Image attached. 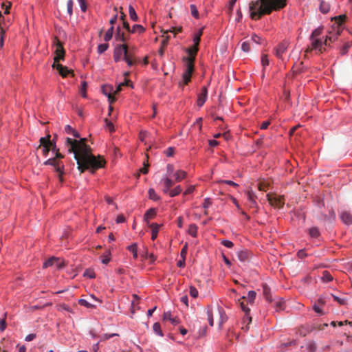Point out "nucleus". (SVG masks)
Segmentation results:
<instances>
[{"label": "nucleus", "instance_id": "obj_2", "mask_svg": "<svg viewBox=\"0 0 352 352\" xmlns=\"http://www.w3.org/2000/svg\"><path fill=\"white\" fill-rule=\"evenodd\" d=\"M287 6V0H251L249 4L250 17L258 20L262 16L278 11Z\"/></svg>", "mask_w": 352, "mask_h": 352}, {"label": "nucleus", "instance_id": "obj_13", "mask_svg": "<svg viewBox=\"0 0 352 352\" xmlns=\"http://www.w3.org/2000/svg\"><path fill=\"white\" fill-rule=\"evenodd\" d=\"M52 67L56 68L58 71L60 75L63 78H65L69 74H72V76H74L72 70L69 69L67 67L63 66L61 64L54 63Z\"/></svg>", "mask_w": 352, "mask_h": 352}, {"label": "nucleus", "instance_id": "obj_40", "mask_svg": "<svg viewBox=\"0 0 352 352\" xmlns=\"http://www.w3.org/2000/svg\"><path fill=\"white\" fill-rule=\"evenodd\" d=\"M137 244L133 243L132 245L128 247V250L133 253V256L135 259L138 258V252H137Z\"/></svg>", "mask_w": 352, "mask_h": 352}, {"label": "nucleus", "instance_id": "obj_46", "mask_svg": "<svg viewBox=\"0 0 352 352\" xmlns=\"http://www.w3.org/2000/svg\"><path fill=\"white\" fill-rule=\"evenodd\" d=\"M109 47L108 43H102L98 46V52L102 54Z\"/></svg>", "mask_w": 352, "mask_h": 352}, {"label": "nucleus", "instance_id": "obj_4", "mask_svg": "<svg viewBox=\"0 0 352 352\" xmlns=\"http://www.w3.org/2000/svg\"><path fill=\"white\" fill-rule=\"evenodd\" d=\"M113 59L116 62L124 60L129 66H132L136 63L133 54L129 50L126 44H118L113 51Z\"/></svg>", "mask_w": 352, "mask_h": 352}, {"label": "nucleus", "instance_id": "obj_62", "mask_svg": "<svg viewBox=\"0 0 352 352\" xmlns=\"http://www.w3.org/2000/svg\"><path fill=\"white\" fill-rule=\"evenodd\" d=\"M36 336L35 333H30L25 338V340L27 342H30L33 340L34 338H36Z\"/></svg>", "mask_w": 352, "mask_h": 352}, {"label": "nucleus", "instance_id": "obj_33", "mask_svg": "<svg viewBox=\"0 0 352 352\" xmlns=\"http://www.w3.org/2000/svg\"><path fill=\"white\" fill-rule=\"evenodd\" d=\"M129 16L131 20H133V21H138V15L136 14L135 9L133 8V7L132 6H129Z\"/></svg>", "mask_w": 352, "mask_h": 352}, {"label": "nucleus", "instance_id": "obj_17", "mask_svg": "<svg viewBox=\"0 0 352 352\" xmlns=\"http://www.w3.org/2000/svg\"><path fill=\"white\" fill-rule=\"evenodd\" d=\"M116 40L117 41L126 42L129 40V35H126L124 32L121 31L120 27H118L116 29V33L115 35Z\"/></svg>", "mask_w": 352, "mask_h": 352}, {"label": "nucleus", "instance_id": "obj_25", "mask_svg": "<svg viewBox=\"0 0 352 352\" xmlns=\"http://www.w3.org/2000/svg\"><path fill=\"white\" fill-rule=\"evenodd\" d=\"M329 10H330V4L325 1H322L320 2V12H322L323 14H327L329 12Z\"/></svg>", "mask_w": 352, "mask_h": 352}, {"label": "nucleus", "instance_id": "obj_38", "mask_svg": "<svg viewBox=\"0 0 352 352\" xmlns=\"http://www.w3.org/2000/svg\"><path fill=\"white\" fill-rule=\"evenodd\" d=\"M182 189L180 186H177L175 188L170 190L169 191V195L171 197H175L178 195L181 192Z\"/></svg>", "mask_w": 352, "mask_h": 352}, {"label": "nucleus", "instance_id": "obj_22", "mask_svg": "<svg viewBox=\"0 0 352 352\" xmlns=\"http://www.w3.org/2000/svg\"><path fill=\"white\" fill-rule=\"evenodd\" d=\"M256 292L254 291H250L247 296H243L242 299L245 300L247 303L252 304L256 298Z\"/></svg>", "mask_w": 352, "mask_h": 352}, {"label": "nucleus", "instance_id": "obj_5", "mask_svg": "<svg viewBox=\"0 0 352 352\" xmlns=\"http://www.w3.org/2000/svg\"><path fill=\"white\" fill-rule=\"evenodd\" d=\"M322 27H319L312 32L309 38L311 47H308L306 50V52H309L312 50H318L319 53L322 54L326 50L325 47H323V42L318 38V36H320L322 32Z\"/></svg>", "mask_w": 352, "mask_h": 352}, {"label": "nucleus", "instance_id": "obj_3", "mask_svg": "<svg viewBox=\"0 0 352 352\" xmlns=\"http://www.w3.org/2000/svg\"><path fill=\"white\" fill-rule=\"evenodd\" d=\"M198 50V46L194 45L188 49L187 52L189 54V56L184 58V60L186 61V69L183 73V82L179 84L180 86L186 85L190 81L191 76L194 71L195 56Z\"/></svg>", "mask_w": 352, "mask_h": 352}, {"label": "nucleus", "instance_id": "obj_16", "mask_svg": "<svg viewBox=\"0 0 352 352\" xmlns=\"http://www.w3.org/2000/svg\"><path fill=\"white\" fill-rule=\"evenodd\" d=\"M208 90L206 87H203L201 93L198 95L197 105L201 107L207 99Z\"/></svg>", "mask_w": 352, "mask_h": 352}, {"label": "nucleus", "instance_id": "obj_39", "mask_svg": "<svg viewBox=\"0 0 352 352\" xmlns=\"http://www.w3.org/2000/svg\"><path fill=\"white\" fill-rule=\"evenodd\" d=\"M153 331L160 336H163L162 331L161 330L160 324L159 322L154 323L153 326Z\"/></svg>", "mask_w": 352, "mask_h": 352}, {"label": "nucleus", "instance_id": "obj_55", "mask_svg": "<svg viewBox=\"0 0 352 352\" xmlns=\"http://www.w3.org/2000/svg\"><path fill=\"white\" fill-rule=\"evenodd\" d=\"M221 244L228 248H232L234 246L233 243L229 240H223Z\"/></svg>", "mask_w": 352, "mask_h": 352}, {"label": "nucleus", "instance_id": "obj_32", "mask_svg": "<svg viewBox=\"0 0 352 352\" xmlns=\"http://www.w3.org/2000/svg\"><path fill=\"white\" fill-rule=\"evenodd\" d=\"M321 279L323 282L328 283L333 280V276L328 271H324Z\"/></svg>", "mask_w": 352, "mask_h": 352}, {"label": "nucleus", "instance_id": "obj_51", "mask_svg": "<svg viewBox=\"0 0 352 352\" xmlns=\"http://www.w3.org/2000/svg\"><path fill=\"white\" fill-rule=\"evenodd\" d=\"M175 148L173 147H168L167 149L164 151V154L167 157H172L174 154Z\"/></svg>", "mask_w": 352, "mask_h": 352}, {"label": "nucleus", "instance_id": "obj_41", "mask_svg": "<svg viewBox=\"0 0 352 352\" xmlns=\"http://www.w3.org/2000/svg\"><path fill=\"white\" fill-rule=\"evenodd\" d=\"M207 316L209 324L210 326H213L214 321H213V316H212V310L210 307L207 308Z\"/></svg>", "mask_w": 352, "mask_h": 352}, {"label": "nucleus", "instance_id": "obj_20", "mask_svg": "<svg viewBox=\"0 0 352 352\" xmlns=\"http://www.w3.org/2000/svg\"><path fill=\"white\" fill-rule=\"evenodd\" d=\"M250 254V253L248 250H243L238 252L237 256H238V258L241 261L245 262V261H248Z\"/></svg>", "mask_w": 352, "mask_h": 352}, {"label": "nucleus", "instance_id": "obj_34", "mask_svg": "<svg viewBox=\"0 0 352 352\" xmlns=\"http://www.w3.org/2000/svg\"><path fill=\"white\" fill-rule=\"evenodd\" d=\"M352 46V41H349V42H346L344 44V45L342 47V48L340 49V54L341 55H344L346 54L348 51H349V49Z\"/></svg>", "mask_w": 352, "mask_h": 352}, {"label": "nucleus", "instance_id": "obj_23", "mask_svg": "<svg viewBox=\"0 0 352 352\" xmlns=\"http://www.w3.org/2000/svg\"><path fill=\"white\" fill-rule=\"evenodd\" d=\"M341 219L342 221L347 225L352 223V216L347 212H344L342 213Z\"/></svg>", "mask_w": 352, "mask_h": 352}, {"label": "nucleus", "instance_id": "obj_30", "mask_svg": "<svg viewBox=\"0 0 352 352\" xmlns=\"http://www.w3.org/2000/svg\"><path fill=\"white\" fill-rule=\"evenodd\" d=\"M40 143L42 146H52V142L50 141V135H48L47 137L41 138Z\"/></svg>", "mask_w": 352, "mask_h": 352}, {"label": "nucleus", "instance_id": "obj_36", "mask_svg": "<svg viewBox=\"0 0 352 352\" xmlns=\"http://www.w3.org/2000/svg\"><path fill=\"white\" fill-rule=\"evenodd\" d=\"M114 28L111 26L105 33L104 40L108 42L112 38Z\"/></svg>", "mask_w": 352, "mask_h": 352}, {"label": "nucleus", "instance_id": "obj_18", "mask_svg": "<svg viewBox=\"0 0 352 352\" xmlns=\"http://www.w3.org/2000/svg\"><path fill=\"white\" fill-rule=\"evenodd\" d=\"M263 293L265 299L269 302H272L273 299L271 294L270 288L266 284L263 285Z\"/></svg>", "mask_w": 352, "mask_h": 352}, {"label": "nucleus", "instance_id": "obj_1", "mask_svg": "<svg viewBox=\"0 0 352 352\" xmlns=\"http://www.w3.org/2000/svg\"><path fill=\"white\" fill-rule=\"evenodd\" d=\"M91 148L87 144L76 148V151H72L74 154V159L78 164V169L80 173L85 170L91 168V172L94 173L96 170L104 166L106 161L100 156L96 157L91 154Z\"/></svg>", "mask_w": 352, "mask_h": 352}, {"label": "nucleus", "instance_id": "obj_35", "mask_svg": "<svg viewBox=\"0 0 352 352\" xmlns=\"http://www.w3.org/2000/svg\"><path fill=\"white\" fill-rule=\"evenodd\" d=\"M240 301V306H241V309L245 313V314L248 316L249 315V313H250V308L248 307L247 306V302L245 300H243L241 298V300H239Z\"/></svg>", "mask_w": 352, "mask_h": 352}, {"label": "nucleus", "instance_id": "obj_49", "mask_svg": "<svg viewBox=\"0 0 352 352\" xmlns=\"http://www.w3.org/2000/svg\"><path fill=\"white\" fill-rule=\"evenodd\" d=\"M189 289H190L189 290L190 295L192 298H197L198 296V291H197V289H196L195 287L190 286Z\"/></svg>", "mask_w": 352, "mask_h": 352}, {"label": "nucleus", "instance_id": "obj_26", "mask_svg": "<svg viewBox=\"0 0 352 352\" xmlns=\"http://www.w3.org/2000/svg\"><path fill=\"white\" fill-rule=\"evenodd\" d=\"M156 215V210L155 208H150L146 211L144 214L145 221H148L150 219H153Z\"/></svg>", "mask_w": 352, "mask_h": 352}, {"label": "nucleus", "instance_id": "obj_12", "mask_svg": "<svg viewBox=\"0 0 352 352\" xmlns=\"http://www.w3.org/2000/svg\"><path fill=\"white\" fill-rule=\"evenodd\" d=\"M289 46V42L287 41H283L280 43L275 48V55L278 58H281L282 56L287 51Z\"/></svg>", "mask_w": 352, "mask_h": 352}, {"label": "nucleus", "instance_id": "obj_9", "mask_svg": "<svg viewBox=\"0 0 352 352\" xmlns=\"http://www.w3.org/2000/svg\"><path fill=\"white\" fill-rule=\"evenodd\" d=\"M267 198L270 204L274 207L282 208L285 204L283 196H280L276 194H267Z\"/></svg>", "mask_w": 352, "mask_h": 352}, {"label": "nucleus", "instance_id": "obj_53", "mask_svg": "<svg viewBox=\"0 0 352 352\" xmlns=\"http://www.w3.org/2000/svg\"><path fill=\"white\" fill-rule=\"evenodd\" d=\"M219 314H220V325L222 324L223 322L226 320V316L225 315L224 311L222 309H219Z\"/></svg>", "mask_w": 352, "mask_h": 352}, {"label": "nucleus", "instance_id": "obj_48", "mask_svg": "<svg viewBox=\"0 0 352 352\" xmlns=\"http://www.w3.org/2000/svg\"><path fill=\"white\" fill-rule=\"evenodd\" d=\"M309 234L311 237L316 238L319 236V231L317 228H311L309 229Z\"/></svg>", "mask_w": 352, "mask_h": 352}, {"label": "nucleus", "instance_id": "obj_8", "mask_svg": "<svg viewBox=\"0 0 352 352\" xmlns=\"http://www.w3.org/2000/svg\"><path fill=\"white\" fill-rule=\"evenodd\" d=\"M53 43L56 45V55L54 58V63H58L60 60H64L65 52L62 43L57 37H54Z\"/></svg>", "mask_w": 352, "mask_h": 352}, {"label": "nucleus", "instance_id": "obj_10", "mask_svg": "<svg viewBox=\"0 0 352 352\" xmlns=\"http://www.w3.org/2000/svg\"><path fill=\"white\" fill-rule=\"evenodd\" d=\"M54 266L56 269H62L65 266V261L57 257H51L43 263V267L46 268Z\"/></svg>", "mask_w": 352, "mask_h": 352}, {"label": "nucleus", "instance_id": "obj_29", "mask_svg": "<svg viewBox=\"0 0 352 352\" xmlns=\"http://www.w3.org/2000/svg\"><path fill=\"white\" fill-rule=\"evenodd\" d=\"M145 31V28L141 25H134L132 28H131L129 33H139L142 34Z\"/></svg>", "mask_w": 352, "mask_h": 352}, {"label": "nucleus", "instance_id": "obj_57", "mask_svg": "<svg viewBox=\"0 0 352 352\" xmlns=\"http://www.w3.org/2000/svg\"><path fill=\"white\" fill-rule=\"evenodd\" d=\"M211 205H212L211 199L210 198H206L204 199V201L203 204V207L206 209V208H209Z\"/></svg>", "mask_w": 352, "mask_h": 352}, {"label": "nucleus", "instance_id": "obj_15", "mask_svg": "<svg viewBox=\"0 0 352 352\" xmlns=\"http://www.w3.org/2000/svg\"><path fill=\"white\" fill-rule=\"evenodd\" d=\"M339 34H337L336 28L332 27V30L329 32V35L327 36L326 39L323 41V47H325L328 45V41L334 42Z\"/></svg>", "mask_w": 352, "mask_h": 352}, {"label": "nucleus", "instance_id": "obj_64", "mask_svg": "<svg viewBox=\"0 0 352 352\" xmlns=\"http://www.w3.org/2000/svg\"><path fill=\"white\" fill-rule=\"evenodd\" d=\"M124 221H125V217H124L123 214L118 215L116 219V221L117 223H123V222H124Z\"/></svg>", "mask_w": 352, "mask_h": 352}, {"label": "nucleus", "instance_id": "obj_58", "mask_svg": "<svg viewBox=\"0 0 352 352\" xmlns=\"http://www.w3.org/2000/svg\"><path fill=\"white\" fill-rule=\"evenodd\" d=\"M169 32H173L175 35L177 33L182 32V28H172L171 30H166L164 33H168Z\"/></svg>", "mask_w": 352, "mask_h": 352}, {"label": "nucleus", "instance_id": "obj_61", "mask_svg": "<svg viewBox=\"0 0 352 352\" xmlns=\"http://www.w3.org/2000/svg\"><path fill=\"white\" fill-rule=\"evenodd\" d=\"M84 276H87L90 278H93L95 277V274L94 272L92 271H89V270H86L84 273Z\"/></svg>", "mask_w": 352, "mask_h": 352}, {"label": "nucleus", "instance_id": "obj_50", "mask_svg": "<svg viewBox=\"0 0 352 352\" xmlns=\"http://www.w3.org/2000/svg\"><path fill=\"white\" fill-rule=\"evenodd\" d=\"M269 63L270 62H269L267 55L263 54L261 56V64H262L263 67L265 68L267 65H269Z\"/></svg>", "mask_w": 352, "mask_h": 352}, {"label": "nucleus", "instance_id": "obj_37", "mask_svg": "<svg viewBox=\"0 0 352 352\" xmlns=\"http://www.w3.org/2000/svg\"><path fill=\"white\" fill-rule=\"evenodd\" d=\"M148 197L150 199L153 201H157L160 199V197L157 195L153 188H150L148 192Z\"/></svg>", "mask_w": 352, "mask_h": 352}, {"label": "nucleus", "instance_id": "obj_54", "mask_svg": "<svg viewBox=\"0 0 352 352\" xmlns=\"http://www.w3.org/2000/svg\"><path fill=\"white\" fill-rule=\"evenodd\" d=\"M188 245L186 243L180 252V256L183 258H186L187 254Z\"/></svg>", "mask_w": 352, "mask_h": 352}, {"label": "nucleus", "instance_id": "obj_28", "mask_svg": "<svg viewBox=\"0 0 352 352\" xmlns=\"http://www.w3.org/2000/svg\"><path fill=\"white\" fill-rule=\"evenodd\" d=\"M197 226L195 223H192L188 227V233L192 237H196L197 235Z\"/></svg>", "mask_w": 352, "mask_h": 352}, {"label": "nucleus", "instance_id": "obj_47", "mask_svg": "<svg viewBox=\"0 0 352 352\" xmlns=\"http://www.w3.org/2000/svg\"><path fill=\"white\" fill-rule=\"evenodd\" d=\"M241 50L245 52H248L250 50V41H244L241 44Z\"/></svg>", "mask_w": 352, "mask_h": 352}, {"label": "nucleus", "instance_id": "obj_44", "mask_svg": "<svg viewBox=\"0 0 352 352\" xmlns=\"http://www.w3.org/2000/svg\"><path fill=\"white\" fill-rule=\"evenodd\" d=\"M162 181L164 182V184L167 188H171L174 185V182L171 179L168 177H166L162 179Z\"/></svg>", "mask_w": 352, "mask_h": 352}, {"label": "nucleus", "instance_id": "obj_31", "mask_svg": "<svg viewBox=\"0 0 352 352\" xmlns=\"http://www.w3.org/2000/svg\"><path fill=\"white\" fill-rule=\"evenodd\" d=\"M203 34V29H200L193 37L194 45L199 46L201 36Z\"/></svg>", "mask_w": 352, "mask_h": 352}, {"label": "nucleus", "instance_id": "obj_19", "mask_svg": "<svg viewBox=\"0 0 352 352\" xmlns=\"http://www.w3.org/2000/svg\"><path fill=\"white\" fill-rule=\"evenodd\" d=\"M161 226L162 225H159L155 223H153L149 225V227L151 228V230H152L151 239L153 241H154L157 238V234H158V232H159V230H160V228L161 227Z\"/></svg>", "mask_w": 352, "mask_h": 352}, {"label": "nucleus", "instance_id": "obj_27", "mask_svg": "<svg viewBox=\"0 0 352 352\" xmlns=\"http://www.w3.org/2000/svg\"><path fill=\"white\" fill-rule=\"evenodd\" d=\"M186 177V173L184 170H177L175 174V180L179 182Z\"/></svg>", "mask_w": 352, "mask_h": 352}, {"label": "nucleus", "instance_id": "obj_14", "mask_svg": "<svg viewBox=\"0 0 352 352\" xmlns=\"http://www.w3.org/2000/svg\"><path fill=\"white\" fill-rule=\"evenodd\" d=\"M102 93L108 97L109 102L110 104L113 103L116 98L113 96V88L111 85H104L102 87Z\"/></svg>", "mask_w": 352, "mask_h": 352}, {"label": "nucleus", "instance_id": "obj_52", "mask_svg": "<svg viewBox=\"0 0 352 352\" xmlns=\"http://www.w3.org/2000/svg\"><path fill=\"white\" fill-rule=\"evenodd\" d=\"M104 122H106V127L109 129L110 132L114 131V126L113 123L111 121H109L108 119H105Z\"/></svg>", "mask_w": 352, "mask_h": 352}, {"label": "nucleus", "instance_id": "obj_45", "mask_svg": "<svg viewBox=\"0 0 352 352\" xmlns=\"http://www.w3.org/2000/svg\"><path fill=\"white\" fill-rule=\"evenodd\" d=\"M73 6H74L73 0H68L67 3V13L69 14V16H72L73 14Z\"/></svg>", "mask_w": 352, "mask_h": 352}, {"label": "nucleus", "instance_id": "obj_59", "mask_svg": "<svg viewBox=\"0 0 352 352\" xmlns=\"http://www.w3.org/2000/svg\"><path fill=\"white\" fill-rule=\"evenodd\" d=\"M148 166H149V165H148V162H146H146H144V167H143V168H142L140 170V171L142 173H143V174H146V173L148 172Z\"/></svg>", "mask_w": 352, "mask_h": 352}, {"label": "nucleus", "instance_id": "obj_43", "mask_svg": "<svg viewBox=\"0 0 352 352\" xmlns=\"http://www.w3.org/2000/svg\"><path fill=\"white\" fill-rule=\"evenodd\" d=\"M191 14L196 19L199 18V12L195 5L191 4L190 6Z\"/></svg>", "mask_w": 352, "mask_h": 352}, {"label": "nucleus", "instance_id": "obj_24", "mask_svg": "<svg viewBox=\"0 0 352 352\" xmlns=\"http://www.w3.org/2000/svg\"><path fill=\"white\" fill-rule=\"evenodd\" d=\"M78 303L80 305L84 306L87 308H95L96 307V305H94L91 300H88L86 299L81 298L78 300Z\"/></svg>", "mask_w": 352, "mask_h": 352}, {"label": "nucleus", "instance_id": "obj_60", "mask_svg": "<svg viewBox=\"0 0 352 352\" xmlns=\"http://www.w3.org/2000/svg\"><path fill=\"white\" fill-rule=\"evenodd\" d=\"M220 182L234 186V187L239 186V185L236 183H235L231 180H221Z\"/></svg>", "mask_w": 352, "mask_h": 352}, {"label": "nucleus", "instance_id": "obj_6", "mask_svg": "<svg viewBox=\"0 0 352 352\" xmlns=\"http://www.w3.org/2000/svg\"><path fill=\"white\" fill-rule=\"evenodd\" d=\"M45 165H51L53 166L55 168V170L56 172L58 173V179L60 182L63 181V175L64 173L63 169H64V165L63 163L58 160H57L56 158H50L46 160L44 162Z\"/></svg>", "mask_w": 352, "mask_h": 352}, {"label": "nucleus", "instance_id": "obj_42", "mask_svg": "<svg viewBox=\"0 0 352 352\" xmlns=\"http://www.w3.org/2000/svg\"><path fill=\"white\" fill-rule=\"evenodd\" d=\"M248 199L250 202H252L254 204H256V195L252 190H248Z\"/></svg>", "mask_w": 352, "mask_h": 352}, {"label": "nucleus", "instance_id": "obj_11", "mask_svg": "<svg viewBox=\"0 0 352 352\" xmlns=\"http://www.w3.org/2000/svg\"><path fill=\"white\" fill-rule=\"evenodd\" d=\"M346 16L344 14H341L333 18L334 23L332 27L336 28L337 34H340L342 30V24L345 21Z\"/></svg>", "mask_w": 352, "mask_h": 352}, {"label": "nucleus", "instance_id": "obj_63", "mask_svg": "<svg viewBox=\"0 0 352 352\" xmlns=\"http://www.w3.org/2000/svg\"><path fill=\"white\" fill-rule=\"evenodd\" d=\"M78 1L80 3V8H81L82 11L85 12L87 10V6H86L85 0H78Z\"/></svg>", "mask_w": 352, "mask_h": 352}, {"label": "nucleus", "instance_id": "obj_21", "mask_svg": "<svg viewBox=\"0 0 352 352\" xmlns=\"http://www.w3.org/2000/svg\"><path fill=\"white\" fill-rule=\"evenodd\" d=\"M164 320H169L173 324H177L179 322V319L177 318H172L170 311L164 312L163 314Z\"/></svg>", "mask_w": 352, "mask_h": 352}, {"label": "nucleus", "instance_id": "obj_7", "mask_svg": "<svg viewBox=\"0 0 352 352\" xmlns=\"http://www.w3.org/2000/svg\"><path fill=\"white\" fill-rule=\"evenodd\" d=\"M87 139L86 138H80L79 140H73L69 138H67L65 144L67 147L68 152L72 153V151H76L77 148L82 146L86 144Z\"/></svg>", "mask_w": 352, "mask_h": 352}, {"label": "nucleus", "instance_id": "obj_56", "mask_svg": "<svg viewBox=\"0 0 352 352\" xmlns=\"http://www.w3.org/2000/svg\"><path fill=\"white\" fill-rule=\"evenodd\" d=\"M237 0H230L228 8V12L230 14L233 10V7Z\"/></svg>", "mask_w": 352, "mask_h": 352}]
</instances>
